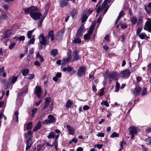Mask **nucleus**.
<instances>
[{"label":"nucleus","instance_id":"c03bdc74","mask_svg":"<svg viewBox=\"0 0 151 151\" xmlns=\"http://www.w3.org/2000/svg\"><path fill=\"white\" fill-rule=\"evenodd\" d=\"M32 134V132L31 131H29L27 132L25 134V137L26 138L28 137L29 135H31Z\"/></svg>","mask_w":151,"mask_h":151},{"label":"nucleus","instance_id":"1a4fd4ad","mask_svg":"<svg viewBox=\"0 0 151 151\" xmlns=\"http://www.w3.org/2000/svg\"><path fill=\"white\" fill-rule=\"evenodd\" d=\"M86 68L84 67H81L78 70L77 73L78 77H80L85 75Z\"/></svg>","mask_w":151,"mask_h":151},{"label":"nucleus","instance_id":"c85d7f7f","mask_svg":"<svg viewBox=\"0 0 151 151\" xmlns=\"http://www.w3.org/2000/svg\"><path fill=\"white\" fill-rule=\"evenodd\" d=\"M55 134L54 132H50L48 136H47V138L48 139H50L51 138H55Z\"/></svg>","mask_w":151,"mask_h":151},{"label":"nucleus","instance_id":"9d476101","mask_svg":"<svg viewBox=\"0 0 151 151\" xmlns=\"http://www.w3.org/2000/svg\"><path fill=\"white\" fill-rule=\"evenodd\" d=\"M130 74V70L128 69H126L121 72L120 75L122 78H127L129 76Z\"/></svg>","mask_w":151,"mask_h":151},{"label":"nucleus","instance_id":"72a5a7b5","mask_svg":"<svg viewBox=\"0 0 151 151\" xmlns=\"http://www.w3.org/2000/svg\"><path fill=\"white\" fill-rule=\"evenodd\" d=\"M73 42L75 43H80L81 42V40L79 37H76L73 41Z\"/></svg>","mask_w":151,"mask_h":151},{"label":"nucleus","instance_id":"ea45409f","mask_svg":"<svg viewBox=\"0 0 151 151\" xmlns=\"http://www.w3.org/2000/svg\"><path fill=\"white\" fill-rule=\"evenodd\" d=\"M120 84L118 83V81H117L116 83V85L115 86L116 88L115 90V91L117 92L119 91L120 88Z\"/></svg>","mask_w":151,"mask_h":151},{"label":"nucleus","instance_id":"864d4df0","mask_svg":"<svg viewBox=\"0 0 151 151\" xmlns=\"http://www.w3.org/2000/svg\"><path fill=\"white\" fill-rule=\"evenodd\" d=\"M142 29V27L139 28L136 30V35L138 36L139 33L141 32Z\"/></svg>","mask_w":151,"mask_h":151},{"label":"nucleus","instance_id":"58836bf2","mask_svg":"<svg viewBox=\"0 0 151 151\" xmlns=\"http://www.w3.org/2000/svg\"><path fill=\"white\" fill-rule=\"evenodd\" d=\"M119 25L121 26V28L123 29L126 28L127 26V24L125 23L122 24L121 22H120Z\"/></svg>","mask_w":151,"mask_h":151},{"label":"nucleus","instance_id":"0eeeda50","mask_svg":"<svg viewBox=\"0 0 151 151\" xmlns=\"http://www.w3.org/2000/svg\"><path fill=\"white\" fill-rule=\"evenodd\" d=\"M68 58H64L62 60V64L63 65L65 64L70 62H72L73 61L70 52H69L68 53Z\"/></svg>","mask_w":151,"mask_h":151},{"label":"nucleus","instance_id":"4468645a","mask_svg":"<svg viewBox=\"0 0 151 151\" xmlns=\"http://www.w3.org/2000/svg\"><path fill=\"white\" fill-rule=\"evenodd\" d=\"M141 90L142 88L138 86L134 89L133 93L135 96H137L140 93Z\"/></svg>","mask_w":151,"mask_h":151},{"label":"nucleus","instance_id":"79ce46f5","mask_svg":"<svg viewBox=\"0 0 151 151\" xmlns=\"http://www.w3.org/2000/svg\"><path fill=\"white\" fill-rule=\"evenodd\" d=\"M53 145H54L55 147V148L56 151H57L58 150V140H55L53 144Z\"/></svg>","mask_w":151,"mask_h":151},{"label":"nucleus","instance_id":"20e7f679","mask_svg":"<svg viewBox=\"0 0 151 151\" xmlns=\"http://www.w3.org/2000/svg\"><path fill=\"white\" fill-rule=\"evenodd\" d=\"M129 132L130 134L131 135V138L132 139L135 135L137 134L139 131L138 128L134 126H131L129 128Z\"/></svg>","mask_w":151,"mask_h":151},{"label":"nucleus","instance_id":"3c124183","mask_svg":"<svg viewBox=\"0 0 151 151\" xmlns=\"http://www.w3.org/2000/svg\"><path fill=\"white\" fill-rule=\"evenodd\" d=\"M82 33L78 31L76 35V37H80L82 35Z\"/></svg>","mask_w":151,"mask_h":151},{"label":"nucleus","instance_id":"6e6552de","mask_svg":"<svg viewBox=\"0 0 151 151\" xmlns=\"http://www.w3.org/2000/svg\"><path fill=\"white\" fill-rule=\"evenodd\" d=\"M145 25L144 29L150 32H151V20L149 18Z\"/></svg>","mask_w":151,"mask_h":151},{"label":"nucleus","instance_id":"7c9ffc66","mask_svg":"<svg viewBox=\"0 0 151 151\" xmlns=\"http://www.w3.org/2000/svg\"><path fill=\"white\" fill-rule=\"evenodd\" d=\"M45 17H44V16H43L41 19L38 22V28L40 27L42 25L43 21Z\"/></svg>","mask_w":151,"mask_h":151},{"label":"nucleus","instance_id":"aec40b11","mask_svg":"<svg viewBox=\"0 0 151 151\" xmlns=\"http://www.w3.org/2000/svg\"><path fill=\"white\" fill-rule=\"evenodd\" d=\"M11 31L10 30H7L6 33H4L1 37L3 38H7L9 37L11 34Z\"/></svg>","mask_w":151,"mask_h":151},{"label":"nucleus","instance_id":"ddd939ff","mask_svg":"<svg viewBox=\"0 0 151 151\" xmlns=\"http://www.w3.org/2000/svg\"><path fill=\"white\" fill-rule=\"evenodd\" d=\"M33 142L32 139L30 138H29L27 140L26 142V150L27 151L28 150L30 147H31Z\"/></svg>","mask_w":151,"mask_h":151},{"label":"nucleus","instance_id":"e2e57ef3","mask_svg":"<svg viewBox=\"0 0 151 151\" xmlns=\"http://www.w3.org/2000/svg\"><path fill=\"white\" fill-rule=\"evenodd\" d=\"M90 109V107L87 105H84L83 107V109L84 110H86L89 109Z\"/></svg>","mask_w":151,"mask_h":151},{"label":"nucleus","instance_id":"4d7b16f0","mask_svg":"<svg viewBox=\"0 0 151 151\" xmlns=\"http://www.w3.org/2000/svg\"><path fill=\"white\" fill-rule=\"evenodd\" d=\"M35 41V39L34 38H32L29 41L28 44H33L34 43Z\"/></svg>","mask_w":151,"mask_h":151},{"label":"nucleus","instance_id":"052dcab7","mask_svg":"<svg viewBox=\"0 0 151 151\" xmlns=\"http://www.w3.org/2000/svg\"><path fill=\"white\" fill-rule=\"evenodd\" d=\"M37 109V108L34 109L32 110V116H33L36 113Z\"/></svg>","mask_w":151,"mask_h":151},{"label":"nucleus","instance_id":"a18cd8bd","mask_svg":"<svg viewBox=\"0 0 151 151\" xmlns=\"http://www.w3.org/2000/svg\"><path fill=\"white\" fill-rule=\"evenodd\" d=\"M147 93V89L146 88H143V90L141 92V94L142 95H145Z\"/></svg>","mask_w":151,"mask_h":151},{"label":"nucleus","instance_id":"c756f323","mask_svg":"<svg viewBox=\"0 0 151 151\" xmlns=\"http://www.w3.org/2000/svg\"><path fill=\"white\" fill-rule=\"evenodd\" d=\"M88 18V17L85 14H83L81 16V20L82 22H85Z\"/></svg>","mask_w":151,"mask_h":151},{"label":"nucleus","instance_id":"bf43d9fd","mask_svg":"<svg viewBox=\"0 0 151 151\" xmlns=\"http://www.w3.org/2000/svg\"><path fill=\"white\" fill-rule=\"evenodd\" d=\"M143 17L141 16L138 19V22L139 23H141L142 22V19Z\"/></svg>","mask_w":151,"mask_h":151},{"label":"nucleus","instance_id":"e433bc0d","mask_svg":"<svg viewBox=\"0 0 151 151\" xmlns=\"http://www.w3.org/2000/svg\"><path fill=\"white\" fill-rule=\"evenodd\" d=\"M72 102L70 100L68 99L67 101L66 107L67 108H69L72 105Z\"/></svg>","mask_w":151,"mask_h":151},{"label":"nucleus","instance_id":"2eb2a0df","mask_svg":"<svg viewBox=\"0 0 151 151\" xmlns=\"http://www.w3.org/2000/svg\"><path fill=\"white\" fill-rule=\"evenodd\" d=\"M51 101V99L50 97H47L45 99V104L43 107V109L45 110Z\"/></svg>","mask_w":151,"mask_h":151},{"label":"nucleus","instance_id":"b1692460","mask_svg":"<svg viewBox=\"0 0 151 151\" xmlns=\"http://www.w3.org/2000/svg\"><path fill=\"white\" fill-rule=\"evenodd\" d=\"M61 73L60 72L57 73L56 75V76L53 78V80L55 82H57L58 80V78H61Z\"/></svg>","mask_w":151,"mask_h":151},{"label":"nucleus","instance_id":"a211bd4d","mask_svg":"<svg viewBox=\"0 0 151 151\" xmlns=\"http://www.w3.org/2000/svg\"><path fill=\"white\" fill-rule=\"evenodd\" d=\"M48 38L49 39L50 37V38L51 41H53L55 39V37L54 34V31L52 30L48 32Z\"/></svg>","mask_w":151,"mask_h":151},{"label":"nucleus","instance_id":"de8ad7c7","mask_svg":"<svg viewBox=\"0 0 151 151\" xmlns=\"http://www.w3.org/2000/svg\"><path fill=\"white\" fill-rule=\"evenodd\" d=\"M84 24H82L79 27L78 31L82 33L83 31L84 30Z\"/></svg>","mask_w":151,"mask_h":151},{"label":"nucleus","instance_id":"2f4dec72","mask_svg":"<svg viewBox=\"0 0 151 151\" xmlns=\"http://www.w3.org/2000/svg\"><path fill=\"white\" fill-rule=\"evenodd\" d=\"M29 70L27 69H23L21 71L22 75L25 76L28 74Z\"/></svg>","mask_w":151,"mask_h":151},{"label":"nucleus","instance_id":"69168bd1","mask_svg":"<svg viewBox=\"0 0 151 151\" xmlns=\"http://www.w3.org/2000/svg\"><path fill=\"white\" fill-rule=\"evenodd\" d=\"M97 136L98 137H103L104 136V134L103 133L100 132L97 134Z\"/></svg>","mask_w":151,"mask_h":151},{"label":"nucleus","instance_id":"680f3d73","mask_svg":"<svg viewBox=\"0 0 151 151\" xmlns=\"http://www.w3.org/2000/svg\"><path fill=\"white\" fill-rule=\"evenodd\" d=\"M28 90V88L26 87L24 88V90L21 93V94H23L24 93H27Z\"/></svg>","mask_w":151,"mask_h":151},{"label":"nucleus","instance_id":"f03ea898","mask_svg":"<svg viewBox=\"0 0 151 151\" xmlns=\"http://www.w3.org/2000/svg\"><path fill=\"white\" fill-rule=\"evenodd\" d=\"M119 74H117L116 72H113L109 74L106 73L104 75V78L106 82L109 78H110L111 81H112L114 79L117 80L119 79ZM106 83V82H105Z\"/></svg>","mask_w":151,"mask_h":151},{"label":"nucleus","instance_id":"f257e3e1","mask_svg":"<svg viewBox=\"0 0 151 151\" xmlns=\"http://www.w3.org/2000/svg\"><path fill=\"white\" fill-rule=\"evenodd\" d=\"M23 10L26 13H30V17L35 20H37L41 19L40 17L42 16L41 13L36 12L38 11L39 9L34 6L25 8L23 9Z\"/></svg>","mask_w":151,"mask_h":151},{"label":"nucleus","instance_id":"473e14b6","mask_svg":"<svg viewBox=\"0 0 151 151\" xmlns=\"http://www.w3.org/2000/svg\"><path fill=\"white\" fill-rule=\"evenodd\" d=\"M51 55L54 56H55L58 54V51L57 49L52 50L51 52Z\"/></svg>","mask_w":151,"mask_h":151},{"label":"nucleus","instance_id":"f8f14e48","mask_svg":"<svg viewBox=\"0 0 151 151\" xmlns=\"http://www.w3.org/2000/svg\"><path fill=\"white\" fill-rule=\"evenodd\" d=\"M35 92L37 96L39 98L40 97L41 93V88L40 86H36L35 88Z\"/></svg>","mask_w":151,"mask_h":151},{"label":"nucleus","instance_id":"a878e982","mask_svg":"<svg viewBox=\"0 0 151 151\" xmlns=\"http://www.w3.org/2000/svg\"><path fill=\"white\" fill-rule=\"evenodd\" d=\"M1 75L3 77H5L6 76V73L4 72V67L0 69V76Z\"/></svg>","mask_w":151,"mask_h":151},{"label":"nucleus","instance_id":"f704fd0d","mask_svg":"<svg viewBox=\"0 0 151 151\" xmlns=\"http://www.w3.org/2000/svg\"><path fill=\"white\" fill-rule=\"evenodd\" d=\"M7 18L8 16L5 13L1 14L0 16V19L1 20L6 19Z\"/></svg>","mask_w":151,"mask_h":151},{"label":"nucleus","instance_id":"0e129e2a","mask_svg":"<svg viewBox=\"0 0 151 151\" xmlns=\"http://www.w3.org/2000/svg\"><path fill=\"white\" fill-rule=\"evenodd\" d=\"M101 10V11H103H103H104V10H102V8H101V6H99L96 10V13H97V14H99Z\"/></svg>","mask_w":151,"mask_h":151},{"label":"nucleus","instance_id":"5701e85b","mask_svg":"<svg viewBox=\"0 0 151 151\" xmlns=\"http://www.w3.org/2000/svg\"><path fill=\"white\" fill-rule=\"evenodd\" d=\"M78 11L75 9H74L71 12L70 14L73 19H74L76 17V15Z\"/></svg>","mask_w":151,"mask_h":151},{"label":"nucleus","instance_id":"cd10ccee","mask_svg":"<svg viewBox=\"0 0 151 151\" xmlns=\"http://www.w3.org/2000/svg\"><path fill=\"white\" fill-rule=\"evenodd\" d=\"M41 126V123L40 122H38L37 125L34 128L33 131L34 132H36L37 131L38 129H40V128Z\"/></svg>","mask_w":151,"mask_h":151},{"label":"nucleus","instance_id":"338daca9","mask_svg":"<svg viewBox=\"0 0 151 151\" xmlns=\"http://www.w3.org/2000/svg\"><path fill=\"white\" fill-rule=\"evenodd\" d=\"M25 37L24 36H21L19 38V39L20 41H23L25 39Z\"/></svg>","mask_w":151,"mask_h":151},{"label":"nucleus","instance_id":"5fc2aeb1","mask_svg":"<svg viewBox=\"0 0 151 151\" xmlns=\"http://www.w3.org/2000/svg\"><path fill=\"white\" fill-rule=\"evenodd\" d=\"M126 144V142L124 141L123 140H122L121 142V150H122L123 148V145H125Z\"/></svg>","mask_w":151,"mask_h":151},{"label":"nucleus","instance_id":"603ef678","mask_svg":"<svg viewBox=\"0 0 151 151\" xmlns=\"http://www.w3.org/2000/svg\"><path fill=\"white\" fill-rule=\"evenodd\" d=\"M32 125V122H31L28 123L27 124V129L29 130L31 128V126Z\"/></svg>","mask_w":151,"mask_h":151},{"label":"nucleus","instance_id":"39448f33","mask_svg":"<svg viewBox=\"0 0 151 151\" xmlns=\"http://www.w3.org/2000/svg\"><path fill=\"white\" fill-rule=\"evenodd\" d=\"M39 39L40 43H41L43 44V45L45 46L44 47L45 48L46 45H47L49 42V40H47L45 37L44 36L43 34L40 35L38 37Z\"/></svg>","mask_w":151,"mask_h":151},{"label":"nucleus","instance_id":"393cba45","mask_svg":"<svg viewBox=\"0 0 151 151\" xmlns=\"http://www.w3.org/2000/svg\"><path fill=\"white\" fill-rule=\"evenodd\" d=\"M124 12L123 11H122L119 12V15L116 20L115 24H116L117 23L121 17L123 16Z\"/></svg>","mask_w":151,"mask_h":151},{"label":"nucleus","instance_id":"4be33fe9","mask_svg":"<svg viewBox=\"0 0 151 151\" xmlns=\"http://www.w3.org/2000/svg\"><path fill=\"white\" fill-rule=\"evenodd\" d=\"M48 118L51 123L55 122L56 119L51 114L48 115Z\"/></svg>","mask_w":151,"mask_h":151},{"label":"nucleus","instance_id":"4c0bfd02","mask_svg":"<svg viewBox=\"0 0 151 151\" xmlns=\"http://www.w3.org/2000/svg\"><path fill=\"white\" fill-rule=\"evenodd\" d=\"M139 37L141 39H144L145 37H147V35L144 33H142L140 34H139L138 35Z\"/></svg>","mask_w":151,"mask_h":151},{"label":"nucleus","instance_id":"6e6d98bb","mask_svg":"<svg viewBox=\"0 0 151 151\" xmlns=\"http://www.w3.org/2000/svg\"><path fill=\"white\" fill-rule=\"evenodd\" d=\"M51 123L49 120V119H46L43 122V124H50Z\"/></svg>","mask_w":151,"mask_h":151},{"label":"nucleus","instance_id":"dca6fc26","mask_svg":"<svg viewBox=\"0 0 151 151\" xmlns=\"http://www.w3.org/2000/svg\"><path fill=\"white\" fill-rule=\"evenodd\" d=\"M17 79V77L16 76H13L12 78H9L7 81V84L9 85L12 83L14 84Z\"/></svg>","mask_w":151,"mask_h":151},{"label":"nucleus","instance_id":"423d86ee","mask_svg":"<svg viewBox=\"0 0 151 151\" xmlns=\"http://www.w3.org/2000/svg\"><path fill=\"white\" fill-rule=\"evenodd\" d=\"M112 0H105L104 1L102 5V10H104L103 12L104 15L106 13L109 8V6L107 5V3L110 2Z\"/></svg>","mask_w":151,"mask_h":151},{"label":"nucleus","instance_id":"7ed1b4c3","mask_svg":"<svg viewBox=\"0 0 151 151\" xmlns=\"http://www.w3.org/2000/svg\"><path fill=\"white\" fill-rule=\"evenodd\" d=\"M95 27V24L93 23L90 26L87 33L85 34L84 36V39L85 40H88L91 39V36L93 32Z\"/></svg>","mask_w":151,"mask_h":151},{"label":"nucleus","instance_id":"6ab92c4d","mask_svg":"<svg viewBox=\"0 0 151 151\" xmlns=\"http://www.w3.org/2000/svg\"><path fill=\"white\" fill-rule=\"evenodd\" d=\"M66 127L68 128L69 133L70 134L73 135L74 134V129L71 126L68 124L67 125Z\"/></svg>","mask_w":151,"mask_h":151},{"label":"nucleus","instance_id":"13d9d810","mask_svg":"<svg viewBox=\"0 0 151 151\" xmlns=\"http://www.w3.org/2000/svg\"><path fill=\"white\" fill-rule=\"evenodd\" d=\"M35 76L34 74H31L29 75V76L27 78V79L31 80L33 79L34 78Z\"/></svg>","mask_w":151,"mask_h":151},{"label":"nucleus","instance_id":"c9c22d12","mask_svg":"<svg viewBox=\"0 0 151 151\" xmlns=\"http://www.w3.org/2000/svg\"><path fill=\"white\" fill-rule=\"evenodd\" d=\"M145 141L147 145H149L151 143V137H148V138H146L145 140Z\"/></svg>","mask_w":151,"mask_h":151},{"label":"nucleus","instance_id":"8fccbe9b","mask_svg":"<svg viewBox=\"0 0 151 151\" xmlns=\"http://www.w3.org/2000/svg\"><path fill=\"white\" fill-rule=\"evenodd\" d=\"M16 43L14 42L12 43L9 46V48L10 50H12L15 47Z\"/></svg>","mask_w":151,"mask_h":151},{"label":"nucleus","instance_id":"09e8293b","mask_svg":"<svg viewBox=\"0 0 151 151\" xmlns=\"http://www.w3.org/2000/svg\"><path fill=\"white\" fill-rule=\"evenodd\" d=\"M33 31V30H32L30 31H28L27 33V35L29 39H30L31 38L32 33Z\"/></svg>","mask_w":151,"mask_h":151},{"label":"nucleus","instance_id":"37998d69","mask_svg":"<svg viewBox=\"0 0 151 151\" xmlns=\"http://www.w3.org/2000/svg\"><path fill=\"white\" fill-rule=\"evenodd\" d=\"M118 134L115 132H114L110 136L111 138H114L115 137H119Z\"/></svg>","mask_w":151,"mask_h":151},{"label":"nucleus","instance_id":"49530a36","mask_svg":"<svg viewBox=\"0 0 151 151\" xmlns=\"http://www.w3.org/2000/svg\"><path fill=\"white\" fill-rule=\"evenodd\" d=\"M103 104L107 107H108L109 106L108 101H104V102H102L101 103V105H103Z\"/></svg>","mask_w":151,"mask_h":151},{"label":"nucleus","instance_id":"a19ab883","mask_svg":"<svg viewBox=\"0 0 151 151\" xmlns=\"http://www.w3.org/2000/svg\"><path fill=\"white\" fill-rule=\"evenodd\" d=\"M145 9L147 13L149 14L150 12L151 8L147 6H145Z\"/></svg>","mask_w":151,"mask_h":151},{"label":"nucleus","instance_id":"9b49d317","mask_svg":"<svg viewBox=\"0 0 151 151\" xmlns=\"http://www.w3.org/2000/svg\"><path fill=\"white\" fill-rule=\"evenodd\" d=\"M79 51L77 50H75L73 53V61L74 60H78L81 59V56L78 55Z\"/></svg>","mask_w":151,"mask_h":151},{"label":"nucleus","instance_id":"bb28decb","mask_svg":"<svg viewBox=\"0 0 151 151\" xmlns=\"http://www.w3.org/2000/svg\"><path fill=\"white\" fill-rule=\"evenodd\" d=\"M137 21V18L135 16H133L131 18V21L132 25L135 24Z\"/></svg>","mask_w":151,"mask_h":151},{"label":"nucleus","instance_id":"f3484780","mask_svg":"<svg viewBox=\"0 0 151 151\" xmlns=\"http://www.w3.org/2000/svg\"><path fill=\"white\" fill-rule=\"evenodd\" d=\"M68 5V2L66 0H61L59 1V6L61 8L63 7Z\"/></svg>","mask_w":151,"mask_h":151},{"label":"nucleus","instance_id":"412c9836","mask_svg":"<svg viewBox=\"0 0 151 151\" xmlns=\"http://www.w3.org/2000/svg\"><path fill=\"white\" fill-rule=\"evenodd\" d=\"M50 6V5L49 4H46V6L45 7V11L44 12L43 14V16H44V17H45L47 16V15L48 13V11L49 8V7Z\"/></svg>","mask_w":151,"mask_h":151},{"label":"nucleus","instance_id":"774afa93","mask_svg":"<svg viewBox=\"0 0 151 151\" xmlns=\"http://www.w3.org/2000/svg\"><path fill=\"white\" fill-rule=\"evenodd\" d=\"M35 65L37 66H39L40 65V63L38 61H36L34 63Z\"/></svg>","mask_w":151,"mask_h":151}]
</instances>
